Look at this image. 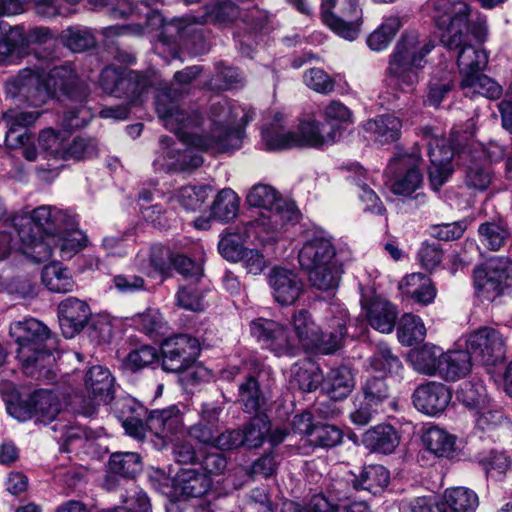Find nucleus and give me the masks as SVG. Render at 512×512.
<instances>
[{"label":"nucleus","mask_w":512,"mask_h":512,"mask_svg":"<svg viewBox=\"0 0 512 512\" xmlns=\"http://www.w3.org/2000/svg\"><path fill=\"white\" fill-rule=\"evenodd\" d=\"M177 90L170 87L158 91L155 100L156 112L164 126L176 134L180 140L179 147L171 137L162 136L159 140L162 153L168 159L166 166L176 171L198 168L203 163L202 156L195 152L216 150L226 152L238 149L242 144L243 131L238 123L240 114L243 125L250 121V116L236 104L226 100L211 105L209 114V131L198 135L194 129L202 124V116L196 109L179 106L175 97Z\"/></svg>","instance_id":"f257e3e1"},{"label":"nucleus","mask_w":512,"mask_h":512,"mask_svg":"<svg viewBox=\"0 0 512 512\" xmlns=\"http://www.w3.org/2000/svg\"><path fill=\"white\" fill-rule=\"evenodd\" d=\"M7 94L13 98H21L29 105L40 107L57 94L67 96L81 105L64 113L63 126L74 130L83 128L93 118V113L82 103L89 95V88L70 64L53 67L45 73L43 67L25 68L5 85Z\"/></svg>","instance_id":"f03ea898"},{"label":"nucleus","mask_w":512,"mask_h":512,"mask_svg":"<svg viewBox=\"0 0 512 512\" xmlns=\"http://www.w3.org/2000/svg\"><path fill=\"white\" fill-rule=\"evenodd\" d=\"M77 216L70 211L43 205L14 219L23 256L38 254H77L89 244L78 229Z\"/></svg>","instance_id":"7ed1b4c3"},{"label":"nucleus","mask_w":512,"mask_h":512,"mask_svg":"<svg viewBox=\"0 0 512 512\" xmlns=\"http://www.w3.org/2000/svg\"><path fill=\"white\" fill-rule=\"evenodd\" d=\"M126 1L131 5L133 11L123 18L143 14L145 16L144 23L108 26L103 29L105 37L112 38L121 35L143 36L152 31L163 29V35L174 40L183 41L184 46L193 55L203 54L208 51L207 44L194 22L187 18L173 19L165 22L160 12L151 8L152 5L134 6L128 0Z\"/></svg>","instance_id":"20e7f679"},{"label":"nucleus","mask_w":512,"mask_h":512,"mask_svg":"<svg viewBox=\"0 0 512 512\" xmlns=\"http://www.w3.org/2000/svg\"><path fill=\"white\" fill-rule=\"evenodd\" d=\"M291 322L296 338L290 336L282 324L265 318L252 321L250 330L252 336L276 356L294 353L298 344L305 350H310L320 331L311 314L305 309L298 310L293 314Z\"/></svg>","instance_id":"39448f33"},{"label":"nucleus","mask_w":512,"mask_h":512,"mask_svg":"<svg viewBox=\"0 0 512 512\" xmlns=\"http://www.w3.org/2000/svg\"><path fill=\"white\" fill-rule=\"evenodd\" d=\"M434 44L417 31L406 32L397 42L390 55L387 73L390 83L398 89L412 92L420 81L424 58L433 50Z\"/></svg>","instance_id":"423d86ee"},{"label":"nucleus","mask_w":512,"mask_h":512,"mask_svg":"<svg viewBox=\"0 0 512 512\" xmlns=\"http://www.w3.org/2000/svg\"><path fill=\"white\" fill-rule=\"evenodd\" d=\"M9 334L18 345L17 358L26 374L35 375L36 368L54 361L51 352L55 341L42 322L34 318L13 322Z\"/></svg>","instance_id":"0eeeda50"},{"label":"nucleus","mask_w":512,"mask_h":512,"mask_svg":"<svg viewBox=\"0 0 512 512\" xmlns=\"http://www.w3.org/2000/svg\"><path fill=\"white\" fill-rule=\"evenodd\" d=\"M426 9L443 31L441 43L448 49L459 47L463 43L464 30L468 28L470 6L457 0H428Z\"/></svg>","instance_id":"6e6552de"},{"label":"nucleus","mask_w":512,"mask_h":512,"mask_svg":"<svg viewBox=\"0 0 512 512\" xmlns=\"http://www.w3.org/2000/svg\"><path fill=\"white\" fill-rule=\"evenodd\" d=\"M247 203L266 211L259 219V225L268 233L278 234L297 218L295 210L270 185H254L247 195Z\"/></svg>","instance_id":"1a4fd4ad"},{"label":"nucleus","mask_w":512,"mask_h":512,"mask_svg":"<svg viewBox=\"0 0 512 512\" xmlns=\"http://www.w3.org/2000/svg\"><path fill=\"white\" fill-rule=\"evenodd\" d=\"M475 294L478 298L493 301L512 288V260L487 258L473 271Z\"/></svg>","instance_id":"9d476101"},{"label":"nucleus","mask_w":512,"mask_h":512,"mask_svg":"<svg viewBox=\"0 0 512 512\" xmlns=\"http://www.w3.org/2000/svg\"><path fill=\"white\" fill-rule=\"evenodd\" d=\"M459 131H451V145L442 138H431L428 142V155L431 165L428 170L429 180L433 190L437 191L448 180L453 172L451 161L455 152L462 153L467 134L459 136Z\"/></svg>","instance_id":"9b49d317"},{"label":"nucleus","mask_w":512,"mask_h":512,"mask_svg":"<svg viewBox=\"0 0 512 512\" xmlns=\"http://www.w3.org/2000/svg\"><path fill=\"white\" fill-rule=\"evenodd\" d=\"M362 12L358 0H322L321 18L339 36L354 40L360 31Z\"/></svg>","instance_id":"f8f14e48"},{"label":"nucleus","mask_w":512,"mask_h":512,"mask_svg":"<svg viewBox=\"0 0 512 512\" xmlns=\"http://www.w3.org/2000/svg\"><path fill=\"white\" fill-rule=\"evenodd\" d=\"M199 354V342L186 334L165 339L161 345L162 368L167 372L180 373L188 369Z\"/></svg>","instance_id":"ddd939ff"},{"label":"nucleus","mask_w":512,"mask_h":512,"mask_svg":"<svg viewBox=\"0 0 512 512\" xmlns=\"http://www.w3.org/2000/svg\"><path fill=\"white\" fill-rule=\"evenodd\" d=\"M466 349L471 357L483 365H495L505 354V339L492 327H481L466 340Z\"/></svg>","instance_id":"4468645a"},{"label":"nucleus","mask_w":512,"mask_h":512,"mask_svg":"<svg viewBox=\"0 0 512 512\" xmlns=\"http://www.w3.org/2000/svg\"><path fill=\"white\" fill-rule=\"evenodd\" d=\"M84 385L92 402L83 405L77 412L85 417H92L97 412V405L106 404L113 399L115 379L108 368L94 365L86 372Z\"/></svg>","instance_id":"2eb2a0df"},{"label":"nucleus","mask_w":512,"mask_h":512,"mask_svg":"<svg viewBox=\"0 0 512 512\" xmlns=\"http://www.w3.org/2000/svg\"><path fill=\"white\" fill-rule=\"evenodd\" d=\"M421 158L416 154H397L387 170L394 175L391 191L396 195L409 196L422 184L423 176L418 166Z\"/></svg>","instance_id":"dca6fc26"},{"label":"nucleus","mask_w":512,"mask_h":512,"mask_svg":"<svg viewBox=\"0 0 512 512\" xmlns=\"http://www.w3.org/2000/svg\"><path fill=\"white\" fill-rule=\"evenodd\" d=\"M298 260L312 286L319 290H330L338 286L342 268L336 258H298Z\"/></svg>","instance_id":"f3484780"},{"label":"nucleus","mask_w":512,"mask_h":512,"mask_svg":"<svg viewBox=\"0 0 512 512\" xmlns=\"http://www.w3.org/2000/svg\"><path fill=\"white\" fill-rule=\"evenodd\" d=\"M449 388L438 382L420 385L413 393L415 408L429 416L441 414L451 401Z\"/></svg>","instance_id":"a211bd4d"},{"label":"nucleus","mask_w":512,"mask_h":512,"mask_svg":"<svg viewBox=\"0 0 512 512\" xmlns=\"http://www.w3.org/2000/svg\"><path fill=\"white\" fill-rule=\"evenodd\" d=\"M272 295L281 305H292L303 293L302 280L291 270L275 267L268 277Z\"/></svg>","instance_id":"6ab92c4d"},{"label":"nucleus","mask_w":512,"mask_h":512,"mask_svg":"<svg viewBox=\"0 0 512 512\" xmlns=\"http://www.w3.org/2000/svg\"><path fill=\"white\" fill-rule=\"evenodd\" d=\"M174 490L187 499H200V506H209L210 502L205 500L211 493L212 481L205 474L195 469H181L177 472L174 482Z\"/></svg>","instance_id":"aec40b11"},{"label":"nucleus","mask_w":512,"mask_h":512,"mask_svg":"<svg viewBox=\"0 0 512 512\" xmlns=\"http://www.w3.org/2000/svg\"><path fill=\"white\" fill-rule=\"evenodd\" d=\"M149 431L164 442L172 441L184 430L182 414L176 405L153 410L147 416Z\"/></svg>","instance_id":"412c9836"},{"label":"nucleus","mask_w":512,"mask_h":512,"mask_svg":"<svg viewBox=\"0 0 512 512\" xmlns=\"http://www.w3.org/2000/svg\"><path fill=\"white\" fill-rule=\"evenodd\" d=\"M90 316L89 306L82 300L69 297L58 306L61 331L66 338H73L86 325Z\"/></svg>","instance_id":"4be33fe9"},{"label":"nucleus","mask_w":512,"mask_h":512,"mask_svg":"<svg viewBox=\"0 0 512 512\" xmlns=\"http://www.w3.org/2000/svg\"><path fill=\"white\" fill-rule=\"evenodd\" d=\"M150 264L146 274L150 277H167L172 270H176L182 276L199 278L203 274L202 258H146Z\"/></svg>","instance_id":"5701e85b"},{"label":"nucleus","mask_w":512,"mask_h":512,"mask_svg":"<svg viewBox=\"0 0 512 512\" xmlns=\"http://www.w3.org/2000/svg\"><path fill=\"white\" fill-rule=\"evenodd\" d=\"M39 111H16L9 110L3 114V121L7 127L6 143L10 147L28 144L31 135L27 133L26 128L40 117Z\"/></svg>","instance_id":"b1692460"},{"label":"nucleus","mask_w":512,"mask_h":512,"mask_svg":"<svg viewBox=\"0 0 512 512\" xmlns=\"http://www.w3.org/2000/svg\"><path fill=\"white\" fill-rule=\"evenodd\" d=\"M262 141L267 150H283L295 147L298 144V134L286 129L285 116L276 112L272 120L261 131Z\"/></svg>","instance_id":"393cba45"},{"label":"nucleus","mask_w":512,"mask_h":512,"mask_svg":"<svg viewBox=\"0 0 512 512\" xmlns=\"http://www.w3.org/2000/svg\"><path fill=\"white\" fill-rule=\"evenodd\" d=\"M141 458L134 452H115L110 456L108 473L104 486L111 490L116 486L118 478L130 479L141 471Z\"/></svg>","instance_id":"a878e982"},{"label":"nucleus","mask_w":512,"mask_h":512,"mask_svg":"<svg viewBox=\"0 0 512 512\" xmlns=\"http://www.w3.org/2000/svg\"><path fill=\"white\" fill-rule=\"evenodd\" d=\"M370 325L381 333H390L393 331L397 318L395 307L380 297H375L367 304L361 301Z\"/></svg>","instance_id":"bb28decb"},{"label":"nucleus","mask_w":512,"mask_h":512,"mask_svg":"<svg viewBox=\"0 0 512 512\" xmlns=\"http://www.w3.org/2000/svg\"><path fill=\"white\" fill-rule=\"evenodd\" d=\"M471 355L463 350L443 352L437 375L447 381H456L465 377L471 370Z\"/></svg>","instance_id":"cd10ccee"},{"label":"nucleus","mask_w":512,"mask_h":512,"mask_svg":"<svg viewBox=\"0 0 512 512\" xmlns=\"http://www.w3.org/2000/svg\"><path fill=\"white\" fill-rule=\"evenodd\" d=\"M42 283L52 292L68 293L73 291L75 282L71 272L61 261L54 260L44 265L41 272Z\"/></svg>","instance_id":"c85d7f7f"},{"label":"nucleus","mask_w":512,"mask_h":512,"mask_svg":"<svg viewBox=\"0 0 512 512\" xmlns=\"http://www.w3.org/2000/svg\"><path fill=\"white\" fill-rule=\"evenodd\" d=\"M399 435L391 425H378L366 431L363 435L364 445L374 452L389 454L399 444Z\"/></svg>","instance_id":"c756f323"},{"label":"nucleus","mask_w":512,"mask_h":512,"mask_svg":"<svg viewBox=\"0 0 512 512\" xmlns=\"http://www.w3.org/2000/svg\"><path fill=\"white\" fill-rule=\"evenodd\" d=\"M458 49L457 64L460 70V74L463 78L473 76L478 72H482L488 63V55L485 50L475 48L465 41L463 37V43L456 48Z\"/></svg>","instance_id":"7c9ffc66"},{"label":"nucleus","mask_w":512,"mask_h":512,"mask_svg":"<svg viewBox=\"0 0 512 512\" xmlns=\"http://www.w3.org/2000/svg\"><path fill=\"white\" fill-rule=\"evenodd\" d=\"M443 350L433 344L426 343L422 347L413 349L408 353V361L413 368L425 375H437L438 366Z\"/></svg>","instance_id":"2f4dec72"},{"label":"nucleus","mask_w":512,"mask_h":512,"mask_svg":"<svg viewBox=\"0 0 512 512\" xmlns=\"http://www.w3.org/2000/svg\"><path fill=\"white\" fill-rule=\"evenodd\" d=\"M300 134H298V144L295 147L309 146L313 148H321L336 142L340 132L337 128H333L326 135L322 133L323 125L317 121H305L300 124Z\"/></svg>","instance_id":"473e14b6"},{"label":"nucleus","mask_w":512,"mask_h":512,"mask_svg":"<svg viewBox=\"0 0 512 512\" xmlns=\"http://www.w3.org/2000/svg\"><path fill=\"white\" fill-rule=\"evenodd\" d=\"M389 471L382 465L365 466L352 480L356 490H365L374 495L381 493L388 485Z\"/></svg>","instance_id":"72a5a7b5"},{"label":"nucleus","mask_w":512,"mask_h":512,"mask_svg":"<svg viewBox=\"0 0 512 512\" xmlns=\"http://www.w3.org/2000/svg\"><path fill=\"white\" fill-rule=\"evenodd\" d=\"M355 386L354 376L350 368L340 366L332 369L324 382L327 395L333 400L346 398Z\"/></svg>","instance_id":"f704fd0d"},{"label":"nucleus","mask_w":512,"mask_h":512,"mask_svg":"<svg viewBox=\"0 0 512 512\" xmlns=\"http://www.w3.org/2000/svg\"><path fill=\"white\" fill-rule=\"evenodd\" d=\"M322 381L321 369L311 361L296 363L291 369V385L303 392L315 391Z\"/></svg>","instance_id":"c9c22d12"},{"label":"nucleus","mask_w":512,"mask_h":512,"mask_svg":"<svg viewBox=\"0 0 512 512\" xmlns=\"http://www.w3.org/2000/svg\"><path fill=\"white\" fill-rule=\"evenodd\" d=\"M401 128V120L393 115H381L365 124V129L372 133L374 139L381 144L397 141L401 134Z\"/></svg>","instance_id":"e433bc0d"},{"label":"nucleus","mask_w":512,"mask_h":512,"mask_svg":"<svg viewBox=\"0 0 512 512\" xmlns=\"http://www.w3.org/2000/svg\"><path fill=\"white\" fill-rule=\"evenodd\" d=\"M455 440V436L437 426L427 428L422 436L424 446L437 457H451Z\"/></svg>","instance_id":"4c0bfd02"},{"label":"nucleus","mask_w":512,"mask_h":512,"mask_svg":"<svg viewBox=\"0 0 512 512\" xmlns=\"http://www.w3.org/2000/svg\"><path fill=\"white\" fill-rule=\"evenodd\" d=\"M205 254L206 250L200 242L184 238L169 241L165 244H153L150 256H202Z\"/></svg>","instance_id":"58836bf2"},{"label":"nucleus","mask_w":512,"mask_h":512,"mask_svg":"<svg viewBox=\"0 0 512 512\" xmlns=\"http://www.w3.org/2000/svg\"><path fill=\"white\" fill-rule=\"evenodd\" d=\"M147 88V81L137 72L124 68L122 76L116 85L115 97L125 98L129 104H134Z\"/></svg>","instance_id":"ea45409f"},{"label":"nucleus","mask_w":512,"mask_h":512,"mask_svg":"<svg viewBox=\"0 0 512 512\" xmlns=\"http://www.w3.org/2000/svg\"><path fill=\"white\" fill-rule=\"evenodd\" d=\"M346 253H350L346 244L336 247L327 234L319 232L303 244L298 256H336Z\"/></svg>","instance_id":"a19ab883"},{"label":"nucleus","mask_w":512,"mask_h":512,"mask_svg":"<svg viewBox=\"0 0 512 512\" xmlns=\"http://www.w3.org/2000/svg\"><path fill=\"white\" fill-rule=\"evenodd\" d=\"M346 319L347 313L342 310L340 317L334 319L331 326L336 327L335 331H331L328 334L319 331L317 335V341L310 350H316L323 354H331L338 350L341 346L343 337L346 334Z\"/></svg>","instance_id":"79ce46f5"},{"label":"nucleus","mask_w":512,"mask_h":512,"mask_svg":"<svg viewBox=\"0 0 512 512\" xmlns=\"http://www.w3.org/2000/svg\"><path fill=\"white\" fill-rule=\"evenodd\" d=\"M445 505L451 512H475L479 499L477 494L466 487H451L443 495Z\"/></svg>","instance_id":"37998d69"},{"label":"nucleus","mask_w":512,"mask_h":512,"mask_svg":"<svg viewBox=\"0 0 512 512\" xmlns=\"http://www.w3.org/2000/svg\"><path fill=\"white\" fill-rule=\"evenodd\" d=\"M426 336V327L422 319L414 314H404L397 326V338L405 346L422 342Z\"/></svg>","instance_id":"c03bdc74"},{"label":"nucleus","mask_w":512,"mask_h":512,"mask_svg":"<svg viewBox=\"0 0 512 512\" xmlns=\"http://www.w3.org/2000/svg\"><path fill=\"white\" fill-rule=\"evenodd\" d=\"M406 294L421 305H428L436 297V288L429 277L422 273H412L405 277Z\"/></svg>","instance_id":"a18cd8bd"},{"label":"nucleus","mask_w":512,"mask_h":512,"mask_svg":"<svg viewBox=\"0 0 512 512\" xmlns=\"http://www.w3.org/2000/svg\"><path fill=\"white\" fill-rule=\"evenodd\" d=\"M349 171L352 173L349 178L360 188L359 197L365 204V210L377 215L383 214L386 210L380 198L362 181L366 178L365 169L359 164H353Z\"/></svg>","instance_id":"49530a36"},{"label":"nucleus","mask_w":512,"mask_h":512,"mask_svg":"<svg viewBox=\"0 0 512 512\" xmlns=\"http://www.w3.org/2000/svg\"><path fill=\"white\" fill-rule=\"evenodd\" d=\"M239 204L240 199L232 189H222L212 204L211 214L220 221L228 222L237 216Z\"/></svg>","instance_id":"de8ad7c7"},{"label":"nucleus","mask_w":512,"mask_h":512,"mask_svg":"<svg viewBox=\"0 0 512 512\" xmlns=\"http://www.w3.org/2000/svg\"><path fill=\"white\" fill-rule=\"evenodd\" d=\"M454 86V75L451 72L434 74L428 83L425 103L429 106L438 107L450 94Z\"/></svg>","instance_id":"09e8293b"},{"label":"nucleus","mask_w":512,"mask_h":512,"mask_svg":"<svg viewBox=\"0 0 512 512\" xmlns=\"http://www.w3.org/2000/svg\"><path fill=\"white\" fill-rule=\"evenodd\" d=\"M68 136L63 131H56L52 128L43 129L39 133L38 143L40 148L57 160H65Z\"/></svg>","instance_id":"8fccbe9b"},{"label":"nucleus","mask_w":512,"mask_h":512,"mask_svg":"<svg viewBox=\"0 0 512 512\" xmlns=\"http://www.w3.org/2000/svg\"><path fill=\"white\" fill-rule=\"evenodd\" d=\"M241 15L239 7L231 0H219L205 8V14L199 23L211 22L214 24L230 23Z\"/></svg>","instance_id":"3c124183"},{"label":"nucleus","mask_w":512,"mask_h":512,"mask_svg":"<svg viewBox=\"0 0 512 512\" xmlns=\"http://www.w3.org/2000/svg\"><path fill=\"white\" fill-rule=\"evenodd\" d=\"M122 407L132 412V415L122 419V426L126 433L137 439L144 438L149 430L147 420L144 422L142 419V416L146 414L144 408L131 399L123 400Z\"/></svg>","instance_id":"603ef678"},{"label":"nucleus","mask_w":512,"mask_h":512,"mask_svg":"<svg viewBox=\"0 0 512 512\" xmlns=\"http://www.w3.org/2000/svg\"><path fill=\"white\" fill-rule=\"evenodd\" d=\"M460 87L463 90L472 89V94H479L489 99H497L502 94L501 86L481 72L463 78Z\"/></svg>","instance_id":"864d4df0"},{"label":"nucleus","mask_w":512,"mask_h":512,"mask_svg":"<svg viewBox=\"0 0 512 512\" xmlns=\"http://www.w3.org/2000/svg\"><path fill=\"white\" fill-rule=\"evenodd\" d=\"M35 415L43 421H52L60 412V401L55 393L49 390H37L31 394Z\"/></svg>","instance_id":"5fc2aeb1"},{"label":"nucleus","mask_w":512,"mask_h":512,"mask_svg":"<svg viewBox=\"0 0 512 512\" xmlns=\"http://www.w3.org/2000/svg\"><path fill=\"white\" fill-rule=\"evenodd\" d=\"M458 398L472 414L492 403L486 388L480 383H464L458 392Z\"/></svg>","instance_id":"6e6d98bb"},{"label":"nucleus","mask_w":512,"mask_h":512,"mask_svg":"<svg viewBox=\"0 0 512 512\" xmlns=\"http://www.w3.org/2000/svg\"><path fill=\"white\" fill-rule=\"evenodd\" d=\"M271 425L266 416L253 418L241 431L244 446L247 448L260 447L270 431Z\"/></svg>","instance_id":"4d7b16f0"},{"label":"nucleus","mask_w":512,"mask_h":512,"mask_svg":"<svg viewBox=\"0 0 512 512\" xmlns=\"http://www.w3.org/2000/svg\"><path fill=\"white\" fill-rule=\"evenodd\" d=\"M98 142L92 137L77 136L67 140L65 160H86L97 156Z\"/></svg>","instance_id":"13d9d810"},{"label":"nucleus","mask_w":512,"mask_h":512,"mask_svg":"<svg viewBox=\"0 0 512 512\" xmlns=\"http://www.w3.org/2000/svg\"><path fill=\"white\" fill-rule=\"evenodd\" d=\"M211 192L208 185L185 186L178 190L176 194L177 201L186 210L196 211L202 208Z\"/></svg>","instance_id":"bf43d9fd"},{"label":"nucleus","mask_w":512,"mask_h":512,"mask_svg":"<svg viewBox=\"0 0 512 512\" xmlns=\"http://www.w3.org/2000/svg\"><path fill=\"white\" fill-rule=\"evenodd\" d=\"M371 368L376 372L399 374L402 364L399 358L392 354L389 347L380 344L369 360Z\"/></svg>","instance_id":"052dcab7"},{"label":"nucleus","mask_w":512,"mask_h":512,"mask_svg":"<svg viewBox=\"0 0 512 512\" xmlns=\"http://www.w3.org/2000/svg\"><path fill=\"white\" fill-rule=\"evenodd\" d=\"M263 400L257 380L252 376L247 377L239 386V401L244 410L248 413L257 412Z\"/></svg>","instance_id":"680f3d73"},{"label":"nucleus","mask_w":512,"mask_h":512,"mask_svg":"<svg viewBox=\"0 0 512 512\" xmlns=\"http://www.w3.org/2000/svg\"><path fill=\"white\" fill-rule=\"evenodd\" d=\"M342 432L333 425L316 424L314 430L310 431L308 441L315 447H334L341 442Z\"/></svg>","instance_id":"e2e57ef3"},{"label":"nucleus","mask_w":512,"mask_h":512,"mask_svg":"<svg viewBox=\"0 0 512 512\" xmlns=\"http://www.w3.org/2000/svg\"><path fill=\"white\" fill-rule=\"evenodd\" d=\"M472 416L474 417L476 428L484 433L494 431L503 421V413L494 403L477 410Z\"/></svg>","instance_id":"0e129e2a"},{"label":"nucleus","mask_w":512,"mask_h":512,"mask_svg":"<svg viewBox=\"0 0 512 512\" xmlns=\"http://www.w3.org/2000/svg\"><path fill=\"white\" fill-rule=\"evenodd\" d=\"M478 232L482 243L491 251L499 250L509 235L506 229L493 222L481 224Z\"/></svg>","instance_id":"69168bd1"},{"label":"nucleus","mask_w":512,"mask_h":512,"mask_svg":"<svg viewBox=\"0 0 512 512\" xmlns=\"http://www.w3.org/2000/svg\"><path fill=\"white\" fill-rule=\"evenodd\" d=\"M464 183L468 189L484 191L491 183V173L483 165L471 163L465 170Z\"/></svg>","instance_id":"338daca9"},{"label":"nucleus","mask_w":512,"mask_h":512,"mask_svg":"<svg viewBox=\"0 0 512 512\" xmlns=\"http://www.w3.org/2000/svg\"><path fill=\"white\" fill-rule=\"evenodd\" d=\"M63 43L75 53L84 52L95 44L93 35L87 30L67 29L62 34Z\"/></svg>","instance_id":"774afa93"}]
</instances>
